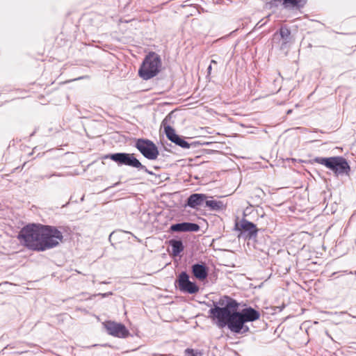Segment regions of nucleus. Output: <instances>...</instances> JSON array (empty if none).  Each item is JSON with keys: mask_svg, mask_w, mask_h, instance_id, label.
I'll use <instances>...</instances> for the list:
<instances>
[{"mask_svg": "<svg viewBox=\"0 0 356 356\" xmlns=\"http://www.w3.org/2000/svg\"><path fill=\"white\" fill-rule=\"evenodd\" d=\"M18 238L31 250L44 251L58 245L63 234L55 227L31 224L20 230Z\"/></svg>", "mask_w": 356, "mask_h": 356, "instance_id": "1", "label": "nucleus"}, {"mask_svg": "<svg viewBox=\"0 0 356 356\" xmlns=\"http://www.w3.org/2000/svg\"><path fill=\"white\" fill-rule=\"evenodd\" d=\"M314 162L325 165L332 170L335 176L348 175L350 171V167L346 159L342 156L316 157Z\"/></svg>", "mask_w": 356, "mask_h": 356, "instance_id": "2", "label": "nucleus"}, {"mask_svg": "<svg viewBox=\"0 0 356 356\" xmlns=\"http://www.w3.org/2000/svg\"><path fill=\"white\" fill-rule=\"evenodd\" d=\"M161 60L155 52L149 53L145 58L139 70V76L144 80H149L160 72Z\"/></svg>", "mask_w": 356, "mask_h": 356, "instance_id": "3", "label": "nucleus"}, {"mask_svg": "<svg viewBox=\"0 0 356 356\" xmlns=\"http://www.w3.org/2000/svg\"><path fill=\"white\" fill-rule=\"evenodd\" d=\"M105 159H110L115 162L118 165H127L135 168L138 170H143L149 175H153V172L149 170L145 165H143L134 155V154H129L125 152H119L107 154L104 156Z\"/></svg>", "mask_w": 356, "mask_h": 356, "instance_id": "4", "label": "nucleus"}, {"mask_svg": "<svg viewBox=\"0 0 356 356\" xmlns=\"http://www.w3.org/2000/svg\"><path fill=\"white\" fill-rule=\"evenodd\" d=\"M234 230L239 232L238 234L239 239L243 238L248 241L255 240L259 231L255 224L244 218L235 222Z\"/></svg>", "mask_w": 356, "mask_h": 356, "instance_id": "5", "label": "nucleus"}, {"mask_svg": "<svg viewBox=\"0 0 356 356\" xmlns=\"http://www.w3.org/2000/svg\"><path fill=\"white\" fill-rule=\"evenodd\" d=\"M172 112L170 113L162 121L161 126L163 127L167 138L172 143L179 147L188 149L190 144L181 136L175 133V129L170 125V121L172 118Z\"/></svg>", "mask_w": 356, "mask_h": 356, "instance_id": "6", "label": "nucleus"}, {"mask_svg": "<svg viewBox=\"0 0 356 356\" xmlns=\"http://www.w3.org/2000/svg\"><path fill=\"white\" fill-rule=\"evenodd\" d=\"M245 323L240 312L234 311L227 322L226 326L232 332L243 334L250 331L249 327Z\"/></svg>", "mask_w": 356, "mask_h": 356, "instance_id": "7", "label": "nucleus"}, {"mask_svg": "<svg viewBox=\"0 0 356 356\" xmlns=\"http://www.w3.org/2000/svg\"><path fill=\"white\" fill-rule=\"evenodd\" d=\"M136 147L147 159L155 160L159 156V150L156 145L147 139H138Z\"/></svg>", "mask_w": 356, "mask_h": 356, "instance_id": "8", "label": "nucleus"}, {"mask_svg": "<svg viewBox=\"0 0 356 356\" xmlns=\"http://www.w3.org/2000/svg\"><path fill=\"white\" fill-rule=\"evenodd\" d=\"M175 285L180 291L188 294H195L200 290L199 286L190 280L189 275L185 271L179 274L175 281Z\"/></svg>", "mask_w": 356, "mask_h": 356, "instance_id": "9", "label": "nucleus"}, {"mask_svg": "<svg viewBox=\"0 0 356 356\" xmlns=\"http://www.w3.org/2000/svg\"><path fill=\"white\" fill-rule=\"evenodd\" d=\"M232 313L233 312L228 309L227 307H220L216 305L209 310V314L212 317L217 318V325L220 328L226 326L227 322H228Z\"/></svg>", "mask_w": 356, "mask_h": 356, "instance_id": "10", "label": "nucleus"}, {"mask_svg": "<svg viewBox=\"0 0 356 356\" xmlns=\"http://www.w3.org/2000/svg\"><path fill=\"white\" fill-rule=\"evenodd\" d=\"M107 332L114 337L124 338L129 334V330L122 323L107 321L104 324Z\"/></svg>", "mask_w": 356, "mask_h": 356, "instance_id": "11", "label": "nucleus"}, {"mask_svg": "<svg viewBox=\"0 0 356 356\" xmlns=\"http://www.w3.org/2000/svg\"><path fill=\"white\" fill-rule=\"evenodd\" d=\"M200 229V227L197 223L183 222L171 225L170 231L172 232H197Z\"/></svg>", "mask_w": 356, "mask_h": 356, "instance_id": "12", "label": "nucleus"}, {"mask_svg": "<svg viewBox=\"0 0 356 356\" xmlns=\"http://www.w3.org/2000/svg\"><path fill=\"white\" fill-rule=\"evenodd\" d=\"M207 197V195L202 193L192 194L188 197L186 205L193 209L197 208L206 201Z\"/></svg>", "mask_w": 356, "mask_h": 356, "instance_id": "13", "label": "nucleus"}, {"mask_svg": "<svg viewBox=\"0 0 356 356\" xmlns=\"http://www.w3.org/2000/svg\"><path fill=\"white\" fill-rule=\"evenodd\" d=\"M240 313L245 323L254 321L260 317V313L250 307L242 309Z\"/></svg>", "mask_w": 356, "mask_h": 356, "instance_id": "14", "label": "nucleus"}, {"mask_svg": "<svg viewBox=\"0 0 356 356\" xmlns=\"http://www.w3.org/2000/svg\"><path fill=\"white\" fill-rule=\"evenodd\" d=\"M192 273L195 278L204 280L208 275V269L205 264H195L192 266Z\"/></svg>", "mask_w": 356, "mask_h": 356, "instance_id": "15", "label": "nucleus"}, {"mask_svg": "<svg viewBox=\"0 0 356 356\" xmlns=\"http://www.w3.org/2000/svg\"><path fill=\"white\" fill-rule=\"evenodd\" d=\"M174 256H178L184 250V247L181 240L172 239L169 241Z\"/></svg>", "mask_w": 356, "mask_h": 356, "instance_id": "16", "label": "nucleus"}, {"mask_svg": "<svg viewBox=\"0 0 356 356\" xmlns=\"http://www.w3.org/2000/svg\"><path fill=\"white\" fill-rule=\"evenodd\" d=\"M280 34L281 38L282 40V42L281 44V48L284 49L286 44L290 42L291 40V31L289 29L285 27H282L280 29Z\"/></svg>", "mask_w": 356, "mask_h": 356, "instance_id": "17", "label": "nucleus"}, {"mask_svg": "<svg viewBox=\"0 0 356 356\" xmlns=\"http://www.w3.org/2000/svg\"><path fill=\"white\" fill-rule=\"evenodd\" d=\"M206 207H209L211 211H220L225 208V205L221 201L206 200Z\"/></svg>", "mask_w": 356, "mask_h": 356, "instance_id": "18", "label": "nucleus"}, {"mask_svg": "<svg viewBox=\"0 0 356 356\" xmlns=\"http://www.w3.org/2000/svg\"><path fill=\"white\" fill-rule=\"evenodd\" d=\"M301 0H284V6L287 8L289 6L293 7L298 6Z\"/></svg>", "mask_w": 356, "mask_h": 356, "instance_id": "19", "label": "nucleus"}, {"mask_svg": "<svg viewBox=\"0 0 356 356\" xmlns=\"http://www.w3.org/2000/svg\"><path fill=\"white\" fill-rule=\"evenodd\" d=\"M238 305V302L236 300L231 299V300H229L227 302V305H225V307H227L228 309H230V310H231V309H233L236 310V309L237 308Z\"/></svg>", "mask_w": 356, "mask_h": 356, "instance_id": "20", "label": "nucleus"}, {"mask_svg": "<svg viewBox=\"0 0 356 356\" xmlns=\"http://www.w3.org/2000/svg\"><path fill=\"white\" fill-rule=\"evenodd\" d=\"M186 353L187 356H201L202 353L201 352H199L197 350H194L193 349L187 348L186 350Z\"/></svg>", "mask_w": 356, "mask_h": 356, "instance_id": "21", "label": "nucleus"}, {"mask_svg": "<svg viewBox=\"0 0 356 356\" xmlns=\"http://www.w3.org/2000/svg\"><path fill=\"white\" fill-rule=\"evenodd\" d=\"M211 69H212V67H211V65H210L208 68H207V72H208V74H210L211 73Z\"/></svg>", "mask_w": 356, "mask_h": 356, "instance_id": "22", "label": "nucleus"}, {"mask_svg": "<svg viewBox=\"0 0 356 356\" xmlns=\"http://www.w3.org/2000/svg\"><path fill=\"white\" fill-rule=\"evenodd\" d=\"M52 176H60L59 175H56V174H52V175H45L44 177L46 178H51Z\"/></svg>", "mask_w": 356, "mask_h": 356, "instance_id": "23", "label": "nucleus"}, {"mask_svg": "<svg viewBox=\"0 0 356 356\" xmlns=\"http://www.w3.org/2000/svg\"><path fill=\"white\" fill-rule=\"evenodd\" d=\"M99 295H101L103 297H106L107 296L108 294V293H99Z\"/></svg>", "mask_w": 356, "mask_h": 356, "instance_id": "24", "label": "nucleus"}, {"mask_svg": "<svg viewBox=\"0 0 356 356\" xmlns=\"http://www.w3.org/2000/svg\"><path fill=\"white\" fill-rule=\"evenodd\" d=\"M275 2H281L282 1V4L284 5V0H274Z\"/></svg>", "mask_w": 356, "mask_h": 356, "instance_id": "25", "label": "nucleus"}, {"mask_svg": "<svg viewBox=\"0 0 356 356\" xmlns=\"http://www.w3.org/2000/svg\"><path fill=\"white\" fill-rule=\"evenodd\" d=\"M211 63L212 64H217V62L214 60H211Z\"/></svg>", "mask_w": 356, "mask_h": 356, "instance_id": "26", "label": "nucleus"}, {"mask_svg": "<svg viewBox=\"0 0 356 356\" xmlns=\"http://www.w3.org/2000/svg\"><path fill=\"white\" fill-rule=\"evenodd\" d=\"M349 273H350V274H355V275H356V271H355L354 273H353V272H352V271H350Z\"/></svg>", "mask_w": 356, "mask_h": 356, "instance_id": "27", "label": "nucleus"}]
</instances>
